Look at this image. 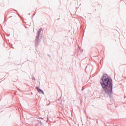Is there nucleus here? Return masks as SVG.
I'll return each mask as SVG.
<instances>
[{
	"instance_id": "1",
	"label": "nucleus",
	"mask_w": 126,
	"mask_h": 126,
	"mask_svg": "<svg viewBox=\"0 0 126 126\" xmlns=\"http://www.w3.org/2000/svg\"><path fill=\"white\" fill-rule=\"evenodd\" d=\"M100 83L106 93H112L113 90L112 80L109 78L107 74L103 75Z\"/></svg>"
},
{
	"instance_id": "2",
	"label": "nucleus",
	"mask_w": 126,
	"mask_h": 126,
	"mask_svg": "<svg viewBox=\"0 0 126 126\" xmlns=\"http://www.w3.org/2000/svg\"><path fill=\"white\" fill-rule=\"evenodd\" d=\"M36 89L37 90L38 92L40 94H43L44 95V92L42 91L39 87H37Z\"/></svg>"
}]
</instances>
